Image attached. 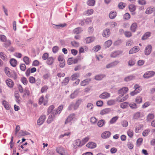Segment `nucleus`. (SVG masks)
I'll use <instances>...</instances> for the list:
<instances>
[{
    "instance_id": "obj_22",
    "label": "nucleus",
    "mask_w": 155,
    "mask_h": 155,
    "mask_svg": "<svg viewBox=\"0 0 155 155\" xmlns=\"http://www.w3.org/2000/svg\"><path fill=\"white\" fill-rule=\"evenodd\" d=\"M110 96L109 94L107 92H104L100 95L99 97L102 99H106L109 97Z\"/></svg>"
},
{
    "instance_id": "obj_8",
    "label": "nucleus",
    "mask_w": 155,
    "mask_h": 155,
    "mask_svg": "<svg viewBox=\"0 0 155 155\" xmlns=\"http://www.w3.org/2000/svg\"><path fill=\"white\" fill-rule=\"evenodd\" d=\"M121 95H120L119 97L117 99V101L118 102H121L126 100L128 97V95L127 94H125L121 97Z\"/></svg>"
},
{
    "instance_id": "obj_47",
    "label": "nucleus",
    "mask_w": 155,
    "mask_h": 155,
    "mask_svg": "<svg viewBox=\"0 0 155 155\" xmlns=\"http://www.w3.org/2000/svg\"><path fill=\"white\" fill-rule=\"evenodd\" d=\"M95 2L94 0H89L87 2V4L90 6H93L94 5Z\"/></svg>"
},
{
    "instance_id": "obj_20",
    "label": "nucleus",
    "mask_w": 155,
    "mask_h": 155,
    "mask_svg": "<svg viewBox=\"0 0 155 155\" xmlns=\"http://www.w3.org/2000/svg\"><path fill=\"white\" fill-rule=\"evenodd\" d=\"M110 133L109 131H106L101 134V137L104 139L108 138L110 136Z\"/></svg>"
},
{
    "instance_id": "obj_45",
    "label": "nucleus",
    "mask_w": 155,
    "mask_h": 155,
    "mask_svg": "<svg viewBox=\"0 0 155 155\" xmlns=\"http://www.w3.org/2000/svg\"><path fill=\"white\" fill-rule=\"evenodd\" d=\"M127 134L130 137L132 138L133 136L134 132L132 130L130 129L127 131Z\"/></svg>"
},
{
    "instance_id": "obj_62",
    "label": "nucleus",
    "mask_w": 155,
    "mask_h": 155,
    "mask_svg": "<svg viewBox=\"0 0 155 155\" xmlns=\"http://www.w3.org/2000/svg\"><path fill=\"white\" fill-rule=\"evenodd\" d=\"M0 40L2 41H5L6 40V37L4 35H0Z\"/></svg>"
},
{
    "instance_id": "obj_33",
    "label": "nucleus",
    "mask_w": 155,
    "mask_h": 155,
    "mask_svg": "<svg viewBox=\"0 0 155 155\" xmlns=\"http://www.w3.org/2000/svg\"><path fill=\"white\" fill-rule=\"evenodd\" d=\"M90 79H87L81 82V85L82 86H84L88 84V83L90 81Z\"/></svg>"
},
{
    "instance_id": "obj_54",
    "label": "nucleus",
    "mask_w": 155,
    "mask_h": 155,
    "mask_svg": "<svg viewBox=\"0 0 155 155\" xmlns=\"http://www.w3.org/2000/svg\"><path fill=\"white\" fill-rule=\"evenodd\" d=\"M15 96L16 98L17 102L19 103L20 101V97L19 94L18 93H15Z\"/></svg>"
},
{
    "instance_id": "obj_6",
    "label": "nucleus",
    "mask_w": 155,
    "mask_h": 155,
    "mask_svg": "<svg viewBox=\"0 0 155 155\" xmlns=\"http://www.w3.org/2000/svg\"><path fill=\"white\" fill-rule=\"evenodd\" d=\"M82 146V145H81V141L79 139L75 140L72 144V147L74 149L78 147H81Z\"/></svg>"
},
{
    "instance_id": "obj_30",
    "label": "nucleus",
    "mask_w": 155,
    "mask_h": 155,
    "mask_svg": "<svg viewBox=\"0 0 155 155\" xmlns=\"http://www.w3.org/2000/svg\"><path fill=\"white\" fill-rule=\"evenodd\" d=\"M2 104L6 110H9L10 109V106L8 102L5 101H4L2 102Z\"/></svg>"
},
{
    "instance_id": "obj_35",
    "label": "nucleus",
    "mask_w": 155,
    "mask_h": 155,
    "mask_svg": "<svg viewBox=\"0 0 155 155\" xmlns=\"http://www.w3.org/2000/svg\"><path fill=\"white\" fill-rule=\"evenodd\" d=\"M105 77L103 74L98 75L95 76V79L97 80H101Z\"/></svg>"
},
{
    "instance_id": "obj_9",
    "label": "nucleus",
    "mask_w": 155,
    "mask_h": 155,
    "mask_svg": "<svg viewBox=\"0 0 155 155\" xmlns=\"http://www.w3.org/2000/svg\"><path fill=\"white\" fill-rule=\"evenodd\" d=\"M75 117V114H70L67 117L65 121V124H66L71 120H73Z\"/></svg>"
},
{
    "instance_id": "obj_34",
    "label": "nucleus",
    "mask_w": 155,
    "mask_h": 155,
    "mask_svg": "<svg viewBox=\"0 0 155 155\" xmlns=\"http://www.w3.org/2000/svg\"><path fill=\"white\" fill-rule=\"evenodd\" d=\"M154 115L153 114L150 113L147 116V119L148 121H150L154 118Z\"/></svg>"
},
{
    "instance_id": "obj_42",
    "label": "nucleus",
    "mask_w": 155,
    "mask_h": 155,
    "mask_svg": "<svg viewBox=\"0 0 155 155\" xmlns=\"http://www.w3.org/2000/svg\"><path fill=\"white\" fill-rule=\"evenodd\" d=\"M21 81L22 83L25 85L27 84L28 83V81L27 79L25 77L22 78L21 79Z\"/></svg>"
},
{
    "instance_id": "obj_24",
    "label": "nucleus",
    "mask_w": 155,
    "mask_h": 155,
    "mask_svg": "<svg viewBox=\"0 0 155 155\" xmlns=\"http://www.w3.org/2000/svg\"><path fill=\"white\" fill-rule=\"evenodd\" d=\"M6 83L7 85L10 87H12L14 85V83L10 79H8L6 81Z\"/></svg>"
},
{
    "instance_id": "obj_31",
    "label": "nucleus",
    "mask_w": 155,
    "mask_h": 155,
    "mask_svg": "<svg viewBox=\"0 0 155 155\" xmlns=\"http://www.w3.org/2000/svg\"><path fill=\"white\" fill-rule=\"evenodd\" d=\"M48 89V86L47 85H44L41 87V92L42 93L46 92Z\"/></svg>"
},
{
    "instance_id": "obj_4",
    "label": "nucleus",
    "mask_w": 155,
    "mask_h": 155,
    "mask_svg": "<svg viewBox=\"0 0 155 155\" xmlns=\"http://www.w3.org/2000/svg\"><path fill=\"white\" fill-rule=\"evenodd\" d=\"M46 119V115L42 114L41 115L37 120V124L38 125H42Z\"/></svg>"
},
{
    "instance_id": "obj_51",
    "label": "nucleus",
    "mask_w": 155,
    "mask_h": 155,
    "mask_svg": "<svg viewBox=\"0 0 155 155\" xmlns=\"http://www.w3.org/2000/svg\"><path fill=\"white\" fill-rule=\"evenodd\" d=\"M129 9L130 12H133L136 10V8L134 5H130L129 6Z\"/></svg>"
},
{
    "instance_id": "obj_29",
    "label": "nucleus",
    "mask_w": 155,
    "mask_h": 155,
    "mask_svg": "<svg viewBox=\"0 0 155 155\" xmlns=\"http://www.w3.org/2000/svg\"><path fill=\"white\" fill-rule=\"evenodd\" d=\"M63 108V106L62 105L60 106L58 108V109L56 110V111L55 110H54V114L55 115L56 114H59L61 112Z\"/></svg>"
},
{
    "instance_id": "obj_50",
    "label": "nucleus",
    "mask_w": 155,
    "mask_h": 155,
    "mask_svg": "<svg viewBox=\"0 0 155 155\" xmlns=\"http://www.w3.org/2000/svg\"><path fill=\"white\" fill-rule=\"evenodd\" d=\"M69 77L65 78L62 82V84L64 85H66L67 84L69 81Z\"/></svg>"
},
{
    "instance_id": "obj_26",
    "label": "nucleus",
    "mask_w": 155,
    "mask_h": 155,
    "mask_svg": "<svg viewBox=\"0 0 155 155\" xmlns=\"http://www.w3.org/2000/svg\"><path fill=\"white\" fill-rule=\"evenodd\" d=\"M122 53L120 51H115L112 53L111 54V57L113 58H115Z\"/></svg>"
},
{
    "instance_id": "obj_40",
    "label": "nucleus",
    "mask_w": 155,
    "mask_h": 155,
    "mask_svg": "<svg viewBox=\"0 0 155 155\" xmlns=\"http://www.w3.org/2000/svg\"><path fill=\"white\" fill-rule=\"evenodd\" d=\"M135 101L137 104H140L142 102V98L140 96H137L135 99Z\"/></svg>"
},
{
    "instance_id": "obj_12",
    "label": "nucleus",
    "mask_w": 155,
    "mask_h": 155,
    "mask_svg": "<svg viewBox=\"0 0 155 155\" xmlns=\"http://www.w3.org/2000/svg\"><path fill=\"white\" fill-rule=\"evenodd\" d=\"M110 34V32L109 29L106 28L103 31L102 35L103 37L107 38L109 37Z\"/></svg>"
},
{
    "instance_id": "obj_39",
    "label": "nucleus",
    "mask_w": 155,
    "mask_h": 155,
    "mask_svg": "<svg viewBox=\"0 0 155 155\" xmlns=\"http://www.w3.org/2000/svg\"><path fill=\"white\" fill-rule=\"evenodd\" d=\"M118 118V117L117 116H116L112 118L109 121V123L110 124H113L117 120Z\"/></svg>"
},
{
    "instance_id": "obj_43",
    "label": "nucleus",
    "mask_w": 155,
    "mask_h": 155,
    "mask_svg": "<svg viewBox=\"0 0 155 155\" xmlns=\"http://www.w3.org/2000/svg\"><path fill=\"white\" fill-rule=\"evenodd\" d=\"M24 61L27 65H28L30 64L29 58L28 57L25 56L23 59Z\"/></svg>"
},
{
    "instance_id": "obj_44",
    "label": "nucleus",
    "mask_w": 155,
    "mask_h": 155,
    "mask_svg": "<svg viewBox=\"0 0 155 155\" xmlns=\"http://www.w3.org/2000/svg\"><path fill=\"white\" fill-rule=\"evenodd\" d=\"M0 56L1 58L4 60H6L7 59L6 55L3 52L0 53Z\"/></svg>"
},
{
    "instance_id": "obj_48",
    "label": "nucleus",
    "mask_w": 155,
    "mask_h": 155,
    "mask_svg": "<svg viewBox=\"0 0 155 155\" xmlns=\"http://www.w3.org/2000/svg\"><path fill=\"white\" fill-rule=\"evenodd\" d=\"M87 50V48L86 46L84 47H81L80 48L79 52L80 53H84V51H86Z\"/></svg>"
},
{
    "instance_id": "obj_17",
    "label": "nucleus",
    "mask_w": 155,
    "mask_h": 155,
    "mask_svg": "<svg viewBox=\"0 0 155 155\" xmlns=\"http://www.w3.org/2000/svg\"><path fill=\"white\" fill-rule=\"evenodd\" d=\"M137 28V25L136 23H133L130 27V30L132 32H135Z\"/></svg>"
},
{
    "instance_id": "obj_46",
    "label": "nucleus",
    "mask_w": 155,
    "mask_h": 155,
    "mask_svg": "<svg viewBox=\"0 0 155 155\" xmlns=\"http://www.w3.org/2000/svg\"><path fill=\"white\" fill-rule=\"evenodd\" d=\"M28 80L29 81L31 84H34L35 83V79L33 76L30 77L29 78Z\"/></svg>"
},
{
    "instance_id": "obj_28",
    "label": "nucleus",
    "mask_w": 155,
    "mask_h": 155,
    "mask_svg": "<svg viewBox=\"0 0 155 155\" xmlns=\"http://www.w3.org/2000/svg\"><path fill=\"white\" fill-rule=\"evenodd\" d=\"M117 12L114 11H111L109 14V18L111 19H114L117 16Z\"/></svg>"
},
{
    "instance_id": "obj_18",
    "label": "nucleus",
    "mask_w": 155,
    "mask_h": 155,
    "mask_svg": "<svg viewBox=\"0 0 155 155\" xmlns=\"http://www.w3.org/2000/svg\"><path fill=\"white\" fill-rule=\"evenodd\" d=\"M94 40V38L92 37H88L84 40V42L86 43H90Z\"/></svg>"
},
{
    "instance_id": "obj_38",
    "label": "nucleus",
    "mask_w": 155,
    "mask_h": 155,
    "mask_svg": "<svg viewBox=\"0 0 155 155\" xmlns=\"http://www.w3.org/2000/svg\"><path fill=\"white\" fill-rule=\"evenodd\" d=\"M150 34L151 33L150 32H147L142 37V39L144 40L147 39L150 36Z\"/></svg>"
},
{
    "instance_id": "obj_36",
    "label": "nucleus",
    "mask_w": 155,
    "mask_h": 155,
    "mask_svg": "<svg viewBox=\"0 0 155 155\" xmlns=\"http://www.w3.org/2000/svg\"><path fill=\"white\" fill-rule=\"evenodd\" d=\"M82 30L80 28H77L74 29L73 31V32L75 34H77L81 32Z\"/></svg>"
},
{
    "instance_id": "obj_16",
    "label": "nucleus",
    "mask_w": 155,
    "mask_h": 155,
    "mask_svg": "<svg viewBox=\"0 0 155 155\" xmlns=\"http://www.w3.org/2000/svg\"><path fill=\"white\" fill-rule=\"evenodd\" d=\"M86 146L89 148L93 149L96 147V144L94 142H90L86 144Z\"/></svg>"
},
{
    "instance_id": "obj_2",
    "label": "nucleus",
    "mask_w": 155,
    "mask_h": 155,
    "mask_svg": "<svg viewBox=\"0 0 155 155\" xmlns=\"http://www.w3.org/2000/svg\"><path fill=\"white\" fill-rule=\"evenodd\" d=\"M144 116V114L143 113L137 112L134 114L133 119L137 120L143 117Z\"/></svg>"
},
{
    "instance_id": "obj_25",
    "label": "nucleus",
    "mask_w": 155,
    "mask_h": 155,
    "mask_svg": "<svg viewBox=\"0 0 155 155\" xmlns=\"http://www.w3.org/2000/svg\"><path fill=\"white\" fill-rule=\"evenodd\" d=\"M80 76V74L78 73H75L73 74L71 77V80L74 81L77 79Z\"/></svg>"
},
{
    "instance_id": "obj_5",
    "label": "nucleus",
    "mask_w": 155,
    "mask_h": 155,
    "mask_svg": "<svg viewBox=\"0 0 155 155\" xmlns=\"http://www.w3.org/2000/svg\"><path fill=\"white\" fill-rule=\"evenodd\" d=\"M155 73L153 71H150L146 72L143 75L144 78H148L153 76Z\"/></svg>"
},
{
    "instance_id": "obj_55",
    "label": "nucleus",
    "mask_w": 155,
    "mask_h": 155,
    "mask_svg": "<svg viewBox=\"0 0 155 155\" xmlns=\"http://www.w3.org/2000/svg\"><path fill=\"white\" fill-rule=\"evenodd\" d=\"M93 12L94 11L92 9H88L86 11V14L87 15H91L93 13Z\"/></svg>"
},
{
    "instance_id": "obj_7",
    "label": "nucleus",
    "mask_w": 155,
    "mask_h": 155,
    "mask_svg": "<svg viewBox=\"0 0 155 155\" xmlns=\"http://www.w3.org/2000/svg\"><path fill=\"white\" fill-rule=\"evenodd\" d=\"M153 12L155 14V7H150L148 8L146 10L145 13L149 15Z\"/></svg>"
},
{
    "instance_id": "obj_61",
    "label": "nucleus",
    "mask_w": 155,
    "mask_h": 155,
    "mask_svg": "<svg viewBox=\"0 0 155 155\" xmlns=\"http://www.w3.org/2000/svg\"><path fill=\"white\" fill-rule=\"evenodd\" d=\"M104 124V121L103 120H100L97 123L98 126H103Z\"/></svg>"
},
{
    "instance_id": "obj_52",
    "label": "nucleus",
    "mask_w": 155,
    "mask_h": 155,
    "mask_svg": "<svg viewBox=\"0 0 155 155\" xmlns=\"http://www.w3.org/2000/svg\"><path fill=\"white\" fill-rule=\"evenodd\" d=\"M130 107L132 109H136L137 108V105L134 103H132L129 104Z\"/></svg>"
},
{
    "instance_id": "obj_1",
    "label": "nucleus",
    "mask_w": 155,
    "mask_h": 155,
    "mask_svg": "<svg viewBox=\"0 0 155 155\" xmlns=\"http://www.w3.org/2000/svg\"><path fill=\"white\" fill-rule=\"evenodd\" d=\"M134 91L131 92L130 94L131 96H133L139 93L142 90L141 87L137 84H135L134 86Z\"/></svg>"
},
{
    "instance_id": "obj_56",
    "label": "nucleus",
    "mask_w": 155,
    "mask_h": 155,
    "mask_svg": "<svg viewBox=\"0 0 155 155\" xmlns=\"http://www.w3.org/2000/svg\"><path fill=\"white\" fill-rule=\"evenodd\" d=\"M128 65L130 66H133L135 63V61L133 59H131L128 61Z\"/></svg>"
},
{
    "instance_id": "obj_21",
    "label": "nucleus",
    "mask_w": 155,
    "mask_h": 155,
    "mask_svg": "<svg viewBox=\"0 0 155 155\" xmlns=\"http://www.w3.org/2000/svg\"><path fill=\"white\" fill-rule=\"evenodd\" d=\"M139 50V48L135 46L131 48L129 51V54H132L137 52Z\"/></svg>"
},
{
    "instance_id": "obj_64",
    "label": "nucleus",
    "mask_w": 155,
    "mask_h": 155,
    "mask_svg": "<svg viewBox=\"0 0 155 155\" xmlns=\"http://www.w3.org/2000/svg\"><path fill=\"white\" fill-rule=\"evenodd\" d=\"M150 105V103L149 101H147L144 103L142 106V107L143 108H145Z\"/></svg>"
},
{
    "instance_id": "obj_49",
    "label": "nucleus",
    "mask_w": 155,
    "mask_h": 155,
    "mask_svg": "<svg viewBox=\"0 0 155 155\" xmlns=\"http://www.w3.org/2000/svg\"><path fill=\"white\" fill-rule=\"evenodd\" d=\"M128 104L126 102L121 103L120 105V107L122 108H125L128 106Z\"/></svg>"
},
{
    "instance_id": "obj_58",
    "label": "nucleus",
    "mask_w": 155,
    "mask_h": 155,
    "mask_svg": "<svg viewBox=\"0 0 155 155\" xmlns=\"http://www.w3.org/2000/svg\"><path fill=\"white\" fill-rule=\"evenodd\" d=\"M124 34L127 37H130L132 36L131 33L129 31H126L124 32Z\"/></svg>"
},
{
    "instance_id": "obj_11",
    "label": "nucleus",
    "mask_w": 155,
    "mask_h": 155,
    "mask_svg": "<svg viewBox=\"0 0 155 155\" xmlns=\"http://www.w3.org/2000/svg\"><path fill=\"white\" fill-rule=\"evenodd\" d=\"M57 152L61 155H65V151L64 149L62 147H58L56 150Z\"/></svg>"
},
{
    "instance_id": "obj_53",
    "label": "nucleus",
    "mask_w": 155,
    "mask_h": 155,
    "mask_svg": "<svg viewBox=\"0 0 155 155\" xmlns=\"http://www.w3.org/2000/svg\"><path fill=\"white\" fill-rule=\"evenodd\" d=\"M54 108V107L53 105H51L50 106H49L47 110L48 114L52 112V110H53Z\"/></svg>"
},
{
    "instance_id": "obj_27",
    "label": "nucleus",
    "mask_w": 155,
    "mask_h": 155,
    "mask_svg": "<svg viewBox=\"0 0 155 155\" xmlns=\"http://www.w3.org/2000/svg\"><path fill=\"white\" fill-rule=\"evenodd\" d=\"M54 61V58L52 57H50L47 58L46 62L48 64L50 65L53 63Z\"/></svg>"
},
{
    "instance_id": "obj_13",
    "label": "nucleus",
    "mask_w": 155,
    "mask_h": 155,
    "mask_svg": "<svg viewBox=\"0 0 155 155\" xmlns=\"http://www.w3.org/2000/svg\"><path fill=\"white\" fill-rule=\"evenodd\" d=\"M48 102V100H44V97L43 96H41L39 98L38 101V104L39 105H41L42 103L43 104V105L45 106L46 105Z\"/></svg>"
},
{
    "instance_id": "obj_14",
    "label": "nucleus",
    "mask_w": 155,
    "mask_h": 155,
    "mask_svg": "<svg viewBox=\"0 0 155 155\" xmlns=\"http://www.w3.org/2000/svg\"><path fill=\"white\" fill-rule=\"evenodd\" d=\"M119 62L118 61H115L107 64L106 66V68H110L114 67L117 65Z\"/></svg>"
},
{
    "instance_id": "obj_10",
    "label": "nucleus",
    "mask_w": 155,
    "mask_h": 155,
    "mask_svg": "<svg viewBox=\"0 0 155 155\" xmlns=\"http://www.w3.org/2000/svg\"><path fill=\"white\" fill-rule=\"evenodd\" d=\"M54 111L49 116L47 120V123H50L54 120L55 117V115L54 114Z\"/></svg>"
},
{
    "instance_id": "obj_63",
    "label": "nucleus",
    "mask_w": 155,
    "mask_h": 155,
    "mask_svg": "<svg viewBox=\"0 0 155 155\" xmlns=\"http://www.w3.org/2000/svg\"><path fill=\"white\" fill-rule=\"evenodd\" d=\"M87 107L88 110H92L93 108V105L91 103H89L87 104Z\"/></svg>"
},
{
    "instance_id": "obj_3",
    "label": "nucleus",
    "mask_w": 155,
    "mask_h": 155,
    "mask_svg": "<svg viewBox=\"0 0 155 155\" xmlns=\"http://www.w3.org/2000/svg\"><path fill=\"white\" fill-rule=\"evenodd\" d=\"M128 88L127 87H124L120 89L118 91V94L120 95H121V97H123V96L128 91Z\"/></svg>"
},
{
    "instance_id": "obj_57",
    "label": "nucleus",
    "mask_w": 155,
    "mask_h": 155,
    "mask_svg": "<svg viewBox=\"0 0 155 155\" xmlns=\"http://www.w3.org/2000/svg\"><path fill=\"white\" fill-rule=\"evenodd\" d=\"M20 133L21 135L22 136L28 135L30 134L29 132L25 131H21L20 132Z\"/></svg>"
},
{
    "instance_id": "obj_60",
    "label": "nucleus",
    "mask_w": 155,
    "mask_h": 155,
    "mask_svg": "<svg viewBox=\"0 0 155 155\" xmlns=\"http://www.w3.org/2000/svg\"><path fill=\"white\" fill-rule=\"evenodd\" d=\"M127 146L129 149H132L134 147V145L132 142H129L127 143Z\"/></svg>"
},
{
    "instance_id": "obj_41",
    "label": "nucleus",
    "mask_w": 155,
    "mask_h": 155,
    "mask_svg": "<svg viewBox=\"0 0 155 155\" xmlns=\"http://www.w3.org/2000/svg\"><path fill=\"white\" fill-rule=\"evenodd\" d=\"M10 69L6 67L5 69V71L6 74L9 77H11Z\"/></svg>"
},
{
    "instance_id": "obj_23",
    "label": "nucleus",
    "mask_w": 155,
    "mask_h": 155,
    "mask_svg": "<svg viewBox=\"0 0 155 155\" xmlns=\"http://www.w3.org/2000/svg\"><path fill=\"white\" fill-rule=\"evenodd\" d=\"M10 62L11 65L13 67H15L17 64V61L15 59L12 58L10 59Z\"/></svg>"
},
{
    "instance_id": "obj_32",
    "label": "nucleus",
    "mask_w": 155,
    "mask_h": 155,
    "mask_svg": "<svg viewBox=\"0 0 155 155\" xmlns=\"http://www.w3.org/2000/svg\"><path fill=\"white\" fill-rule=\"evenodd\" d=\"M112 41L111 40H109L106 41L104 44V45L106 48H109L112 44Z\"/></svg>"
},
{
    "instance_id": "obj_19",
    "label": "nucleus",
    "mask_w": 155,
    "mask_h": 155,
    "mask_svg": "<svg viewBox=\"0 0 155 155\" xmlns=\"http://www.w3.org/2000/svg\"><path fill=\"white\" fill-rule=\"evenodd\" d=\"M111 111L109 108H106L102 110L101 111L100 114H101L103 115L109 113Z\"/></svg>"
},
{
    "instance_id": "obj_59",
    "label": "nucleus",
    "mask_w": 155,
    "mask_h": 155,
    "mask_svg": "<svg viewBox=\"0 0 155 155\" xmlns=\"http://www.w3.org/2000/svg\"><path fill=\"white\" fill-rule=\"evenodd\" d=\"M20 69L22 71H25L26 69V67L25 64H21L20 66Z\"/></svg>"
},
{
    "instance_id": "obj_15",
    "label": "nucleus",
    "mask_w": 155,
    "mask_h": 155,
    "mask_svg": "<svg viewBox=\"0 0 155 155\" xmlns=\"http://www.w3.org/2000/svg\"><path fill=\"white\" fill-rule=\"evenodd\" d=\"M152 47L150 45H148L146 48L145 50V54L146 55H149L151 53Z\"/></svg>"
},
{
    "instance_id": "obj_37",
    "label": "nucleus",
    "mask_w": 155,
    "mask_h": 155,
    "mask_svg": "<svg viewBox=\"0 0 155 155\" xmlns=\"http://www.w3.org/2000/svg\"><path fill=\"white\" fill-rule=\"evenodd\" d=\"M90 137L87 136L83 139L81 141V145H84L89 140Z\"/></svg>"
}]
</instances>
